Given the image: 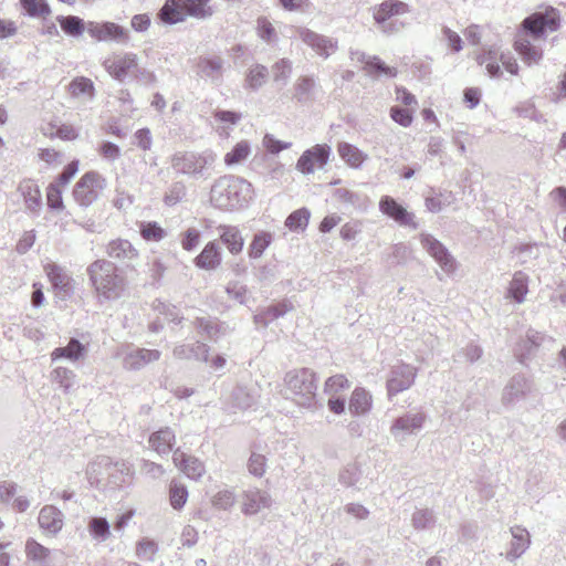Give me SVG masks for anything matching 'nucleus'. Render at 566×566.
<instances>
[{"instance_id":"61","label":"nucleus","mask_w":566,"mask_h":566,"mask_svg":"<svg viewBox=\"0 0 566 566\" xmlns=\"http://www.w3.org/2000/svg\"><path fill=\"white\" fill-rule=\"evenodd\" d=\"M334 197L339 201L348 203L353 207H361L365 201V198H360L358 193L353 192L346 188H337L334 192Z\"/></svg>"},{"instance_id":"60","label":"nucleus","mask_w":566,"mask_h":566,"mask_svg":"<svg viewBox=\"0 0 566 566\" xmlns=\"http://www.w3.org/2000/svg\"><path fill=\"white\" fill-rule=\"evenodd\" d=\"M266 458L263 454L252 452L248 460L249 472L258 478H261L265 473Z\"/></svg>"},{"instance_id":"46","label":"nucleus","mask_w":566,"mask_h":566,"mask_svg":"<svg viewBox=\"0 0 566 566\" xmlns=\"http://www.w3.org/2000/svg\"><path fill=\"white\" fill-rule=\"evenodd\" d=\"M272 234L270 232H258L254 234L252 242L249 245V256L252 259L260 258L265 249L271 244L272 242Z\"/></svg>"},{"instance_id":"4","label":"nucleus","mask_w":566,"mask_h":566,"mask_svg":"<svg viewBox=\"0 0 566 566\" xmlns=\"http://www.w3.org/2000/svg\"><path fill=\"white\" fill-rule=\"evenodd\" d=\"M285 385L293 396V400L302 407L311 408L316 400L317 378L310 368H300L289 371L284 377Z\"/></svg>"},{"instance_id":"57","label":"nucleus","mask_w":566,"mask_h":566,"mask_svg":"<svg viewBox=\"0 0 566 566\" xmlns=\"http://www.w3.org/2000/svg\"><path fill=\"white\" fill-rule=\"evenodd\" d=\"M186 196V186L181 181L174 182L164 197L166 206L172 207L180 202Z\"/></svg>"},{"instance_id":"45","label":"nucleus","mask_w":566,"mask_h":566,"mask_svg":"<svg viewBox=\"0 0 566 566\" xmlns=\"http://www.w3.org/2000/svg\"><path fill=\"white\" fill-rule=\"evenodd\" d=\"M87 527L90 534L98 542L106 541L111 535V525L105 517H92Z\"/></svg>"},{"instance_id":"50","label":"nucleus","mask_w":566,"mask_h":566,"mask_svg":"<svg viewBox=\"0 0 566 566\" xmlns=\"http://www.w3.org/2000/svg\"><path fill=\"white\" fill-rule=\"evenodd\" d=\"M311 217V212L306 208H301L293 211L285 220V226L291 231L304 230Z\"/></svg>"},{"instance_id":"41","label":"nucleus","mask_w":566,"mask_h":566,"mask_svg":"<svg viewBox=\"0 0 566 566\" xmlns=\"http://www.w3.org/2000/svg\"><path fill=\"white\" fill-rule=\"evenodd\" d=\"M269 77V70L262 64L251 66L245 75L244 86L252 91L262 87Z\"/></svg>"},{"instance_id":"13","label":"nucleus","mask_w":566,"mask_h":566,"mask_svg":"<svg viewBox=\"0 0 566 566\" xmlns=\"http://www.w3.org/2000/svg\"><path fill=\"white\" fill-rule=\"evenodd\" d=\"M533 387L534 385L531 378L522 374H516L504 387L502 392V402L506 406L514 405L526 398V396L532 392Z\"/></svg>"},{"instance_id":"17","label":"nucleus","mask_w":566,"mask_h":566,"mask_svg":"<svg viewBox=\"0 0 566 566\" xmlns=\"http://www.w3.org/2000/svg\"><path fill=\"white\" fill-rule=\"evenodd\" d=\"M106 254L127 268L133 266L139 256L138 250L125 239L112 240L106 247Z\"/></svg>"},{"instance_id":"35","label":"nucleus","mask_w":566,"mask_h":566,"mask_svg":"<svg viewBox=\"0 0 566 566\" xmlns=\"http://www.w3.org/2000/svg\"><path fill=\"white\" fill-rule=\"evenodd\" d=\"M528 293V275L523 271L514 273L512 281L510 282L506 297L521 304L525 301V296Z\"/></svg>"},{"instance_id":"51","label":"nucleus","mask_w":566,"mask_h":566,"mask_svg":"<svg viewBox=\"0 0 566 566\" xmlns=\"http://www.w3.org/2000/svg\"><path fill=\"white\" fill-rule=\"evenodd\" d=\"M436 523V516L432 510L419 509L411 516V525L420 531L431 527Z\"/></svg>"},{"instance_id":"6","label":"nucleus","mask_w":566,"mask_h":566,"mask_svg":"<svg viewBox=\"0 0 566 566\" xmlns=\"http://www.w3.org/2000/svg\"><path fill=\"white\" fill-rule=\"evenodd\" d=\"M428 416L420 409H412L394 419L389 432L397 442L417 436L424 427Z\"/></svg>"},{"instance_id":"9","label":"nucleus","mask_w":566,"mask_h":566,"mask_svg":"<svg viewBox=\"0 0 566 566\" xmlns=\"http://www.w3.org/2000/svg\"><path fill=\"white\" fill-rule=\"evenodd\" d=\"M416 377L417 368L411 365L400 364L392 367L386 382L388 398L408 390L413 385Z\"/></svg>"},{"instance_id":"19","label":"nucleus","mask_w":566,"mask_h":566,"mask_svg":"<svg viewBox=\"0 0 566 566\" xmlns=\"http://www.w3.org/2000/svg\"><path fill=\"white\" fill-rule=\"evenodd\" d=\"M161 356L158 349L133 348L125 353L123 367L127 370H139Z\"/></svg>"},{"instance_id":"24","label":"nucleus","mask_w":566,"mask_h":566,"mask_svg":"<svg viewBox=\"0 0 566 566\" xmlns=\"http://www.w3.org/2000/svg\"><path fill=\"white\" fill-rule=\"evenodd\" d=\"M172 461L188 478L199 480L206 472L205 464L197 458L177 449Z\"/></svg>"},{"instance_id":"11","label":"nucleus","mask_w":566,"mask_h":566,"mask_svg":"<svg viewBox=\"0 0 566 566\" xmlns=\"http://www.w3.org/2000/svg\"><path fill=\"white\" fill-rule=\"evenodd\" d=\"M331 155V147L326 144H318L306 149L296 163V169L304 175L314 172L315 167H324Z\"/></svg>"},{"instance_id":"23","label":"nucleus","mask_w":566,"mask_h":566,"mask_svg":"<svg viewBox=\"0 0 566 566\" xmlns=\"http://www.w3.org/2000/svg\"><path fill=\"white\" fill-rule=\"evenodd\" d=\"M512 541L510 548L505 554L509 562H515L520 558L531 545V535L526 528L521 526L511 527Z\"/></svg>"},{"instance_id":"56","label":"nucleus","mask_w":566,"mask_h":566,"mask_svg":"<svg viewBox=\"0 0 566 566\" xmlns=\"http://www.w3.org/2000/svg\"><path fill=\"white\" fill-rule=\"evenodd\" d=\"M272 71L274 82L286 84L292 73V62L287 59H281L272 66Z\"/></svg>"},{"instance_id":"52","label":"nucleus","mask_w":566,"mask_h":566,"mask_svg":"<svg viewBox=\"0 0 566 566\" xmlns=\"http://www.w3.org/2000/svg\"><path fill=\"white\" fill-rule=\"evenodd\" d=\"M139 232L143 239L158 242L166 237V231L155 221L142 222Z\"/></svg>"},{"instance_id":"53","label":"nucleus","mask_w":566,"mask_h":566,"mask_svg":"<svg viewBox=\"0 0 566 566\" xmlns=\"http://www.w3.org/2000/svg\"><path fill=\"white\" fill-rule=\"evenodd\" d=\"M20 2L30 17H44L51 13L45 0H20Z\"/></svg>"},{"instance_id":"42","label":"nucleus","mask_w":566,"mask_h":566,"mask_svg":"<svg viewBox=\"0 0 566 566\" xmlns=\"http://www.w3.org/2000/svg\"><path fill=\"white\" fill-rule=\"evenodd\" d=\"M48 277L55 290L67 293L71 290V279L55 263H49L45 268Z\"/></svg>"},{"instance_id":"3","label":"nucleus","mask_w":566,"mask_h":566,"mask_svg":"<svg viewBox=\"0 0 566 566\" xmlns=\"http://www.w3.org/2000/svg\"><path fill=\"white\" fill-rule=\"evenodd\" d=\"M86 272L101 303L115 301L125 291V279L118 274L112 261L96 260L87 266Z\"/></svg>"},{"instance_id":"44","label":"nucleus","mask_w":566,"mask_h":566,"mask_svg":"<svg viewBox=\"0 0 566 566\" xmlns=\"http://www.w3.org/2000/svg\"><path fill=\"white\" fill-rule=\"evenodd\" d=\"M210 0H182L189 17L206 20L213 14V9L209 6Z\"/></svg>"},{"instance_id":"21","label":"nucleus","mask_w":566,"mask_h":566,"mask_svg":"<svg viewBox=\"0 0 566 566\" xmlns=\"http://www.w3.org/2000/svg\"><path fill=\"white\" fill-rule=\"evenodd\" d=\"M223 64L224 60L219 55L200 57L197 63V73L200 77L219 85L223 77Z\"/></svg>"},{"instance_id":"18","label":"nucleus","mask_w":566,"mask_h":566,"mask_svg":"<svg viewBox=\"0 0 566 566\" xmlns=\"http://www.w3.org/2000/svg\"><path fill=\"white\" fill-rule=\"evenodd\" d=\"M271 504V495L258 488H250L242 494V512L245 515H254L261 510L269 509Z\"/></svg>"},{"instance_id":"47","label":"nucleus","mask_w":566,"mask_h":566,"mask_svg":"<svg viewBox=\"0 0 566 566\" xmlns=\"http://www.w3.org/2000/svg\"><path fill=\"white\" fill-rule=\"evenodd\" d=\"M250 153V143L248 140H241L229 153L226 154L224 163L228 166L241 164L248 158Z\"/></svg>"},{"instance_id":"36","label":"nucleus","mask_w":566,"mask_h":566,"mask_svg":"<svg viewBox=\"0 0 566 566\" xmlns=\"http://www.w3.org/2000/svg\"><path fill=\"white\" fill-rule=\"evenodd\" d=\"M193 324L200 334H205L207 338L212 342H217L227 331L223 323H219L211 317H198Z\"/></svg>"},{"instance_id":"38","label":"nucleus","mask_w":566,"mask_h":566,"mask_svg":"<svg viewBox=\"0 0 566 566\" xmlns=\"http://www.w3.org/2000/svg\"><path fill=\"white\" fill-rule=\"evenodd\" d=\"M25 553L30 560L38 563L39 566H51L50 549L29 538L25 543Z\"/></svg>"},{"instance_id":"12","label":"nucleus","mask_w":566,"mask_h":566,"mask_svg":"<svg viewBox=\"0 0 566 566\" xmlns=\"http://www.w3.org/2000/svg\"><path fill=\"white\" fill-rule=\"evenodd\" d=\"M552 343V337L535 329H528L525 338L516 345L515 356L521 364L526 365V361L536 355L539 347Z\"/></svg>"},{"instance_id":"48","label":"nucleus","mask_w":566,"mask_h":566,"mask_svg":"<svg viewBox=\"0 0 566 566\" xmlns=\"http://www.w3.org/2000/svg\"><path fill=\"white\" fill-rule=\"evenodd\" d=\"M476 61L480 65L485 64L488 74L491 77H499L502 74L501 66L499 64V53L495 50H489L488 52L480 54L476 57Z\"/></svg>"},{"instance_id":"2","label":"nucleus","mask_w":566,"mask_h":566,"mask_svg":"<svg viewBox=\"0 0 566 566\" xmlns=\"http://www.w3.org/2000/svg\"><path fill=\"white\" fill-rule=\"evenodd\" d=\"M252 185L238 176L218 178L210 190L211 205L220 210L231 211L245 206L252 198Z\"/></svg>"},{"instance_id":"8","label":"nucleus","mask_w":566,"mask_h":566,"mask_svg":"<svg viewBox=\"0 0 566 566\" xmlns=\"http://www.w3.org/2000/svg\"><path fill=\"white\" fill-rule=\"evenodd\" d=\"M103 65L109 75L120 82L129 75H134L136 77L151 76L149 72L138 67L137 56L134 53H126L122 56L115 57L114 60H106Z\"/></svg>"},{"instance_id":"43","label":"nucleus","mask_w":566,"mask_h":566,"mask_svg":"<svg viewBox=\"0 0 566 566\" xmlns=\"http://www.w3.org/2000/svg\"><path fill=\"white\" fill-rule=\"evenodd\" d=\"M61 29L71 36H81L86 31L87 23L83 19L76 15H59L56 18Z\"/></svg>"},{"instance_id":"1","label":"nucleus","mask_w":566,"mask_h":566,"mask_svg":"<svg viewBox=\"0 0 566 566\" xmlns=\"http://www.w3.org/2000/svg\"><path fill=\"white\" fill-rule=\"evenodd\" d=\"M560 27V15L557 9L549 7L526 17L521 23V34L515 41V50L527 64H538L543 59V50L531 43L533 40L544 39L547 32H555Z\"/></svg>"},{"instance_id":"39","label":"nucleus","mask_w":566,"mask_h":566,"mask_svg":"<svg viewBox=\"0 0 566 566\" xmlns=\"http://www.w3.org/2000/svg\"><path fill=\"white\" fill-rule=\"evenodd\" d=\"M315 86L316 82L313 76H300L294 84V98L300 103L312 101Z\"/></svg>"},{"instance_id":"30","label":"nucleus","mask_w":566,"mask_h":566,"mask_svg":"<svg viewBox=\"0 0 566 566\" xmlns=\"http://www.w3.org/2000/svg\"><path fill=\"white\" fill-rule=\"evenodd\" d=\"M209 346L205 343L196 342L193 344H182L174 348V356L178 359H195L198 361H209Z\"/></svg>"},{"instance_id":"55","label":"nucleus","mask_w":566,"mask_h":566,"mask_svg":"<svg viewBox=\"0 0 566 566\" xmlns=\"http://www.w3.org/2000/svg\"><path fill=\"white\" fill-rule=\"evenodd\" d=\"M350 382L344 375H334L326 379L324 392L335 396L338 391L349 388Z\"/></svg>"},{"instance_id":"63","label":"nucleus","mask_w":566,"mask_h":566,"mask_svg":"<svg viewBox=\"0 0 566 566\" xmlns=\"http://www.w3.org/2000/svg\"><path fill=\"white\" fill-rule=\"evenodd\" d=\"M390 117L394 122L402 127L410 126L413 119L412 113L409 109L402 108L400 106H392L390 108Z\"/></svg>"},{"instance_id":"7","label":"nucleus","mask_w":566,"mask_h":566,"mask_svg":"<svg viewBox=\"0 0 566 566\" xmlns=\"http://www.w3.org/2000/svg\"><path fill=\"white\" fill-rule=\"evenodd\" d=\"M106 186L105 179L96 171L84 174L76 182L73 197L84 208L90 207L102 195Z\"/></svg>"},{"instance_id":"54","label":"nucleus","mask_w":566,"mask_h":566,"mask_svg":"<svg viewBox=\"0 0 566 566\" xmlns=\"http://www.w3.org/2000/svg\"><path fill=\"white\" fill-rule=\"evenodd\" d=\"M188 499V491L185 485L172 482L169 488L170 504L175 510L184 507Z\"/></svg>"},{"instance_id":"33","label":"nucleus","mask_w":566,"mask_h":566,"mask_svg":"<svg viewBox=\"0 0 566 566\" xmlns=\"http://www.w3.org/2000/svg\"><path fill=\"white\" fill-rule=\"evenodd\" d=\"M371 405V395L366 389L357 387L352 392L348 409L353 416H363L370 411Z\"/></svg>"},{"instance_id":"40","label":"nucleus","mask_w":566,"mask_h":566,"mask_svg":"<svg viewBox=\"0 0 566 566\" xmlns=\"http://www.w3.org/2000/svg\"><path fill=\"white\" fill-rule=\"evenodd\" d=\"M67 91L70 95L75 98L85 96L88 99H93L95 95L93 81L84 76H78L72 80L67 86Z\"/></svg>"},{"instance_id":"28","label":"nucleus","mask_w":566,"mask_h":566,"mask_svg":"<svg viewBox=\"0 0 566 566\" xmlns=\"http://www.w3.org/2000/svg\"><path fill=\"white\" fill-rule=\"evenodd\" d=\"M87 349L77 338L72 337L66 346L56 347L51 353L52 361H57L62 358L67 359L72 363H76L86 356Z\"/></svg>"},{"instance_id":"10","label":"nucleus","mask_w":566,"mask_h":566,"mask_svg":"<svg viewBox=\"0 0 566 566\" xmlns=\"http://www.w3.org/2000/svg\"><path fill=\"white\" fill-rule=\"evenodd\" d=\"M297 35L323 59L329 57L338 49L337 40L316 33L307 28H298Z\"/></svg>"},{"instance_id":"29","label":"nucleus","mask_w":566,"mask_h":566,"mask_svg":"<svg viewBox=\"0 0 566 566\" xmlns=\"http://www.w3.org/2000/svg\"><path fill=\"white\" fill-rule=\"evenodd\" d=\"M409 12V6L400 0H386L381 2L374 11L376 23H385L395 15H401Z\"/></svg>"},{"instance_id":"20","label":"nucleus","mask_w":566,"mask_h":566,"mask_svg":"<svg viewBox=\"0 0 566 566\" xmlns=\"http://www.w3.org/2000/svg\"><path fill=\"white\" fill-rule=\"evenodd\" d=\"M350 57L353 61H357L365 64V70L369 75H385L387 77H396L397 70L396 67L387 65L378 56H368L361 51H352Z\"/></svg>"},{"instance_id":"16","label":"nucleus","mask_w":566,"mask_h":566,"mask_svg":"<svg viewBox=\"0 0 566 566\" xmlns=\"http://www.w3.org/2000/svg\"><path fill=\"white\" fill-rule=\"evenodd\" d=\"M421 244L444 272L450 273L455 270V261L448 249L431 234H422Z\"/></svg>"},{"instance_id":"62","label":"nucleus","mask_w":566,"mask_h":566,"mask_svg":"<svg viewBox=\"0 0 566 566\" xmlns=\"http://www.w3.org/2000/svg\"><path fill=\"white\" fill-rule=\"evenodd\" d=\"M235 502V495L231 490H223L218 492L212 500L213 506L220 510L230 509Z\"/></svg>"},{"instance_id":"58","label":"nucleus","mask_w":566,"mask_h":566,"mask_svg":"<svg viewBox=\"0 0 566 566\" xmlns=\"http://www.w3.org/2000/svg\"><path fill=\"white\" fill-rule=\"evenodd\" d=\"M201 238V232L196 228H188L180 234L181 247L186 251H193Z\"/></svg>"},{"instance_id":"5","label":"nucleus","mask_w":566,"mask_h":566,"mask_svg":"<svg viewBox=\"0 0 566 566\" xmlns=\"http://www.w3.org/2000/svg\"><path fill=\"white\" fill-rule=\"evenodd\" d=\"M216 154L207 149L202 153L177 151L170 158L171 168L176 174L188 175L195 178L205 177L216 161Z\"/></svg>"},{"instance_id":"64","label":"nucleus","mask_w":566,"mask_h":566,"mask_svg":"<svg viewBox=\"0 0 566 566\" xmlns=\"http://www.w3.org/2000/svg\"><path fill=\"white\" fill-rule=\"evenodd\" d=\"M60 188L61 187L55 184H51L48 187V206L52 210H59L63 208L62 192Z\"/></svg>"},{"instance_id":"27","label":"nucleus","mask_w":566,"mask_h":566,"mask_svg":"<svg viewBox=\"0 0 566 566\" xmlns=\"http://www.w3.org/2000/svg\"><path fill=\"white\" fill-rule=\"evenodd\" d=\"M40 527L50 534H56L63 526V513L53 505H45L39 513Z\"/></svg>"},{"instance_id":"14","label":"nucleus","mask_w":566,"mask_h":566,"mask_svg":"<svg viewBox=\"0 0 566 566\" xmlns=\"http://www.w3.org/2000/svg\"><path fill=\"white\" fill-rule=\"evenodd\" d=\"M379 210L381 213L395 220L402 227H411L412 229L418 228V223L415 222V216L402 207L396 199L390 196H382L379 200Z\"/></svg>"},{"instance_id":"59","label":"nucleus","mask_w":566,"mask_h":566,"mask_svg":"<svg viewBox=\"0 0 566 566\" xmlns=\"http://www.w3.org/2000/svg\"><path fill=\"white\" fill-rule=\"evenodd\" d=\"M256 23H258V34L263 41H265L268 43H273L276 41V39H277L276 31H275L274 27L272 25V23L266 18H264V17L259 18Z\"/></svg>"},{"instance_id":"31","label":"nucleus","mask_w":566,"mask_h":566,"mask_svg":"<svg viewBox=\"0 0 566 566\" xmlns=\"http://www.w3.org/2000/svg\"><path fill=\"white\" fill-rule=\"evenodd\" d=\"M148 442L159 455L168 454L175 444V432L169 427L160 428L150 434Z\"/></svg>"},{"instance_id":"32","label":"nucleus","mask_w":566,"mask_h":566,"mask_svg":"<svg viewBox=\"0 0 566 566\" xmlns=\"http://www.w3.org/2000/svg\"><path fill=\"white\" fill-rule=\"evenodd\" d=\"M338 481L346 488L361 489L365 482L361 465L358 462L348 463L340 470Z\"/></svg>"},{"instance_id":"15","label":"nucleus","mask_w":566,"mask_h":566,"mask_svg":"<svg viewBox=\"0 0 566 566\" xmlns=\"http://www.w3.org/2000/svg\"><path fill=\"white\" fill-rule=\"evenodd\" d=\"M86 32L91 38L97 41H127V31L114 22H94L90 21L86 25Z\"/></svg>"},{"instance_id":"25","label":"nucleus","mask_w":566,"mask_h":566,"mask_svg":"<svg viewBox=\"0 0 566 566\" xmlns=\"http://www.w3.org/2000/svg\"><path fill=\"white\" fill-rule=\"evenodd\" d=\"M187 17H189L188 11L179 0H166L157 12V19L169 25L184 22Z\"/></svg>"},{"instance_id":"26","label":"nucleus","mask_w":566,"mask_h":566,"mask_svg":"<svg viewBox=\"0 0 566 566\" xmlns=\"http://www.w3.org/2000/svg\"><path fill=\"white\" fill-rule=\"evenodd\" d=\"M18 190L24 199L25 208L31 213H39L42 207V196L36 182L32 179H24L19 184Z\"/></svg>"},{"instance_id":"37","label":"nucleus","mask_w":566,"mask_h":566,"mask_svg":"<svg viewBox=\"0 0 566 566\" xmlns=\"http://www.w3.org/2000/svg\"><path fill=\"white\" fill-rule=\"evenodd\" d=\"M337 151L343 160L353 168H359L363 163L367 159V155L364 154L356 146L342 142L337 146Z\"/></svg>"},{"instance_id":"22","label":"nucleus","mask_w":566,"mask_h":566,"mask_svg":"<svg viewBox=\"0 0 566 566\" xmlns=\"http://www.w3.org/2000/svg\"><path fill=\"white\" fill-rule=\"evenodd\" d=\"M222 262L221 248L213 240L209 241L202 251L193 259V263L198 269L213 271L220 266Z\"/></svg>"},{"instance_id":"49","label":"nucleus","mask_w":566,"mask_h":566,"mask_svg":"<svg viewBox=\"0 0 566 566\" xmlns=\"http://www.w3.org/2000/svg\"><path fill=\"white\" fill-rule=\"evenodd\" d=\"M51 376L52 380L59 384L64 392H70L75 385L76 375L69 368L59 366L52 371Z\"/></svg>"},{"instance_id":"34","label":"nucleus","mask_w":566,"mask_h":566,"mask_svg":"<svg viewBox=\"0 0 566 566\" xmlns=\"http://www.w3.org/2000/svg\"><path fill=\"white\" fill-rule=\"evenodd\" d=\"M220 240L230 253L238 254L242 251L244 240L240 230L234 226H219Z\"/></svg>"}]
</instances>
